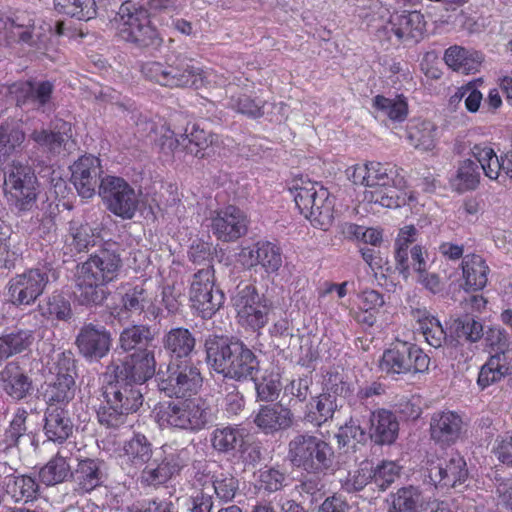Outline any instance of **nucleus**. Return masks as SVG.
Segmentation results:
<instances>
[{
    "label": "nucleus",
    "instance_id": "f257e3e1",
    "mask_svg": "<svg viewBox=\"0 0 512 512\" xmlns=\"http://www.w3.org/2000/svg\"><path fill=\"white\" fill-rule=\"evenodd\" d=\"M122 258L116 243H105L85 262L76 266L74 296L81 305H99L108 295L106 285L114 281L122 268Z\"/></svg>",
    "mask_w": 512,
    "mask_h": 512
},
{
    "label": "nucleus",
    "instance_id": "f03ea898",
    "mask_svg": "<svg viewBox=\"0 0 512 512\" xmlns=\"http://www.w3.org/2000/svg\"><path fill=\"white\" fill-rule=\"evenodd\" d=\"M348 178L355 184L369 188L364 200L386 208H397L413 200L405 191V180L399 169L377 161L355 165L348 169Z\"/></svg>",
    "mask_w": 512,
    "mask_h": 512
},
{
    "label": "nucleus",
    "instance_id": "7ed1b4c3",
    "mask_svg": "<svg viewBox=\"0 0 512 512\" xmlns=\"http://www.w3.org/2000/svg\"><path fill=\"white\" fill-rule=\"evenodd\" d=\"M205 349L208 365L224 377L243 380L259 372L256 355L239 340L210 335L205 340Z\"/></svg>",
    "mask_w": 512,
    "mask_h": 512
},
{
    "label": "nucleus",
    "instance_id": "20e7f679",
    "mask_svg": "<svg viewBox=\"0 0 512 512\" xmlns=\"http://www.w3.org/2000/svg\"><path fill=\"white\" fill-rule=\"evenodd\" d=\"M141 72L146 79L168 88L200 89L206 87L213 76L182 54L165 63L148 61L142 64Z\"/></svg>",
    "mask_w": 512,
    "mask_h": 512
},
{
    "label": "nucleus",
    "instance_id": "39448f33",
    "mask_svg": "<svg viewBox=\"0 0 512 512\" xmlns=\"http://www.w3.org/2000/svg\"><path fill=\"white\" fill-rule=\"evenodd\" d=\"M287 459L297 469L320 475L332 467L334 451L327 441L313 433H297L288 442Z\"/></svg>",
    "mask_w": 512,
    "mask_h": 512
},
{
    "label": "nucleus",
    "instance_id": "423d86ee",
    "mask_svg": "<svg viewBox=\"0 0 512 512\" xmlns=\"http://www.w3.org/2000/svg\"><path fill=\"white\" fill-rule=\"evenodd\" d=\"M300 213L319 229L328 230L334 221V198L317 182L299 179L290 189Z\"/></svg>",
    "mask_w": 512,
    "mask_h": 512
},
{
    "label": "nucleus",
    "instance_id": "0eeeda50",
    "mask_svg": "<svg viewBox=\"0 0 512 512\" xmlns=\"http://www.w3.org/2000/svg\"><path fill=\"white\" fill-rule=\"evenodd\" d=\"M156 419L160 426L195 432L210 423L212 410L205 399L188 398L160 405Z\"/></svg>",
    "mask_w": 512,
    "mask_h": 512
},
{
    "label": "nucleus",
    "instance_id": "6e6552de",
    "mask_svg": "<svg viewBox=\"0 0 512 512\" xmlns=\"http://www.w3.org/2000/svg\"><path fill=\"white\" fill-rule=\"evenodd\" d=\"M238 323L252 331H259L269 321L272 302L260 296L255 286L239 283L231 297Z\"/></svg>",
    "mask_w": 512,
    "mask_h": 512
},
{
    "label": "nucleus",
    "instance_id": "1a4fd4ad",
    "mask_svg": "<svg viewBox=\"0 0 512 512\" xmlns=\"http://www.w3.org/2000/svg\"><path fill=\"white\" fill-rule=\"evenodd\" d=\"M117 15L118 34L124 41L142 47L161 43L156 29L150 24L147 10L124 3L120 6Z\"/></svg>",
    "mask_w": 512,
    "mask_h": 512
},
{
    "label": "nucleus",
    "instance_id": "9d476101",
    "mask_svg": "<svg viewBox=\"0 0 512 512\" xmlns=\"http://www.w3.org/2000/svg\"><path fill=\"white\" fill-rule=\"evenodd\" d=\"M429 356L418 346L397 341L393 347L384 351L380 368L389 375L416 374L428 370Z\"/></svg>",
    "mask_w": 512,
    "mask_h": 512
},
{
    "label": "nucleus",
    "instance_id": "9b49d317",
    "mask_svg": "<svg viewBox=\"0 0 512 512\" xmlns=\"http://www.w3.org/2000/svg\"><path fill=\"white\" fill-rule=\"evenodd\" d=\"M98 193L108 210L122 219H132L138 210L139 194L122 178H102Z\"/></svg>",
    "mask_w": 512,
    "mask_h": 512
},
{
    "label": "nucleus",
    "instance_id": "f8f14e48",
    "mask_svg": "<svg viewBox=\"0 0 512 512\" xmlns=\"http://www.w3.org/2000/svg\"><path fill=\"white\" fill-rule=\"evenodd\" d=\"M189 297L193 308L203 318H210L223 305L224 294L221 290L215 288L212 266L208 265L193 275Z\"/></svg>",
    "mask_w": 512,
    "mask_h": 512
},
{
    "label": "nucleus",
    "instance_id": "ddd939ff",
    "mask_svg": "<svg viewBox=\"0 0 512 512\" xmlns=\"http://www.w3.org/2000/svg\"><path fill=\"white\" fill-rule=\"evenodd\" d=\"M55 379L43 392L47 407L64 408L75 396V365L71 356L60 354L55 367Z\"/></svg>",
    "mask_w": 512,
    "mask_h": 512
},
{
    "label": "nucleus",
    "instance_id": "4468645a",
    "mask_svg": "<svg viewBox=\"0 0 512 512\" xmlns=\"http://www.w3.org/2000/svg\"><path fill=\"white\" fill-rule=\"evenodd\" d=\"M158 388L169 397H184L196 393L202 385L199 369L193 365H177L157 374Z\"/></svg>",
    "mask_w": 512,
    "mask_h": 512
},
{
    "label": "nucleus",
    "instance_id": "2eb2a0df",
    "mask_svg": "<svg viewBox=\"0 0 512 512\" xmlns=\"http://www.w3.org/2000/svg\"><path fill=\"white\" fill-rule=\"evenodd\" d=\"M49 282L47 269L34 268L17 274L8 283V295L12 304L30 305L42 295Z\"/></svg>",
    "mask_w": 512,
    "mask_h": 512
},
{
    "label": "nucleus",
    "instance_id": "dca6fc26",
    "mask_svg": "<svg viewBox=\"0 0 512 512\" xmlns=\"http://www.w3.org/2000/svg\"><path fill=\"white\" fill-rule=\"evenodd\" d=\"M53 84L49 81H18L8 86V95L27 110L46 112L51 103Z\"/></svg>",
    "mask_w": 512,
    "mask_h": 512
},
{
    "label": "nucleus",
    "instance_id": "f3484780",
    "mask_svg": "<svg viewBox=\"0 0 512 512\" xmlns=\"http://www.w3.org/2000/svg\"><path fill=\"white\" fill-rule=\"evenodd\" d=\"M210 228L214 236L223 242H233L244 236L248 229L246 214L234 205L212 212Z\"/></svg>",
    "mask_w": 512,
    "mask_h": 512
},
{
    "label": "nucleus",
    "instance_id": "a211bd4d",
    "mask_svg": "<svg viewBox=\"0 0 512 512\" xmlns=\"http://www.w3.org/2000/svg\"><path fill=\"white\" fill-rule=\"evenodd\" d=\"M4 184L6 191L20 209H27L36 200V177L30 167L13 163L7 172Z\"/></svg>",
    "mask_w": 512,
    "mask_h": 512
},
{
    "label": "nucleus",
    "instance_id": "6ab92c4d",
    "mask_svg": "<svg viewBox=\"0 0 512 512\" xmlns=\"http://www.w3.org/2000/svg\"><path fill=\"white\" fill-rule=\"evenodd\" d=\"M156 362L152 352L144 349L132 354L121 365H111L108 370L114 377L137 386L152 378Z\"/></svg>",
    "mask_w": 512,
    "mask_h": 512
},
{
    "label": "nucleus",
    "instance_id": "aec40b11",
    "mask_svg": "<svg viewBox=\"0 0 512 512\" xmlns=\"http://www.w3.org/2000/svg\"><path fill=\"white\" fill-rule=\"evenodd\" d=\"M122 311L131 317L154 321L161 315V308L156 304V295L144 284L126 288L121 298Z\"/></svg>",
    "mask_w": 512,
    "mask_h": 512
},
{
    "label": "nucleus",
    "instance_id": "412c9836",
    "mask_svg": "<svg viewBox=\"0 0 512 512\" xmlns=\"http://www.w3.org/2000/svg\"><path fill=\"white\" fill-rule=\"evenodd\" d=\"M427 469L430 480L441 487L454 488L468 477L466 461L456 453L447 459L429 460Z\"/></svg>",
    "mask_w": 512,
    "mask_h": 512
},
{
    "label": "nucleus",
    "instance_id": "4be33fe9",
    "mask_svg": "<svg viewBox=\"0 0 512 512\" xmlns=\"http://www.w3.org/2000/svg\"><path fill=\"white\" fill-rule=\"evenodd\" d=\"M491 336L497 339L500 351L495 352L481 367L477 383L484 389L504 377L512 374V350L503 349L505 336L500 330L491 331Z\"/></svg>",
    "mask_w": 512,
    "mask_h": 512
},
{
    "label": "nucleus",
    "instance_id": "5701e85b",
    "mask_svg": "<svg viewBox=\"0 0 512 512\" xmlns=\"http://www.w3.org/2000/svg\"><path fill=\"white\" fill-rule=\"evenodd\" d=\"M239 259L248 268L261 266L268 275L276 274L283 263L281 249L268 241H260L252 247L243 248Z\"/></svg>",
    "mask_w": 512,
    "mask_h": 512
},
{
    "label": "nucleus",
    "instance_id": "b1692460",
    "mask_svg": "<svg viewBox=\"0 0 512 512\" xmlns=\"http://www.w3.org/2000/svg\"><path fill=\"white\" fill-rule=\"evenodd\" d=\"M101 173L100 161L92 155L83 156L73 164L71 180L79 196L89 199L95 195Z\"/></svg>",
    "mask_w": 512,
    "mask_h": 512
},
{
    "label": "nucleus",
    "instance_id": "393cba45",
    "mask_svg": "<svg viewBox=\"0 0 512 512\" xmlns=\"http://www.w3.org/2000/svg\"><path fill=\"white\" fill-rule=\"evenodd\" d=\"M111 341V334L103 326L87 324L81 328L76 345L85 358L100 359L109 352Z\"/></svg>",
    "mask_w": 512,
    "mask_h": 512
},
{
    "label": "nucleus",
    "instance_id": "a878e982",
    "mask_svg": "<svg viewBox=\"0 0 512 512\" xmlns=\"http://www.w3.org/2000/svg\"><path fill=\"white\" fill-rule=\"evenodd\" d=\"M463 425L462 417L456 412L434 413L430 421L431 438L442 446H450L460 438Z\"/></svg>",
    "mask_w": 512,
    "mask_h": 512
},
{
    "label": "nucleus",
    "instance_id": "bb28decb",
    "mask_svg": "<svg viewBox=\"0 0 512 512\" xmlns=\"http://www.w3.org/2000/svg\"><path fill=\"white\" fill-rule=\"evenodd\" d=\"M293 420L294 415L289 408L275 403L260 406L253 422L263 433L274 434L290 428Z\"/></svg>",
    "mask_w": 512,
    "mask_h": 512
},
{
    "label": "nucleus",
    "instance_id": "cd10ccee",
    "mask_svg": "<svg viewBox=\"0 0 512 512\" xmlns=\"http://www.w3.org/2000/svg\"><path fill=\"white\" fill-rule=\"evenodd\" d=\"M35 21L28 13L15 15L13 18L0 16V44L25 43L32 45Z\"/></svg>",
    "mask_w": 512,
    "mask_h": 512
},
{
    "label": "nucleus",
    "instance_id": "c85d7f7f",
    "mask_svg": "<svg viewBox=\"0 0 512 512\" xmlns=\"http://www.w3.org/2000/svg\"><path fill=\"white\" fill-rule=\"evenodd\" d=\"M104 397L107 404L116 405L130 413L136 412L143 403V395L137 386L117 378L107 384Z\"/></svg>",
    "mask_w": 512,
    "mask_h": 512
},
{
    "label": "nucleus",
    "instance_id": "c756f323",
    "mask_svg": "<svg viewBox=\"0 0 512 512\" xmlns=\"http://www.w3.org/2000/svg\"><path fill=\"white\" fill-rule=\"evenodd\" d=\"M101 231V224L91 225L87 222H70L68 233L64 238L65 247L67 249L66 253H80L88 250L89 247L95 246L97 241L101 238Z\"/></svg>",
    "mask_w": 512,
    "mask_h": 512
},
{
    "label": "nucleus",
    "instance_id": "7c9ffc66",
    "mask_svg": "<svg viewBox=\"0 0 512 512\" xmlns=\"http://www.w3.org/2000/svg\"><path fill=\"white\" fill-rule=\"evenodd\" d=\"M399 432L396 416L387 409H378L370 415V437L379 445L392 444Z\"/></svg>",
    "mask_w": 512,
    "mask_h": 512
},
{
    "label": "nucleus",
    "instance_id": "2f4dec72",
    "mask_svg": "<svg viewBox=\"0 0 512 512\" xmlns=\"http://www.w3.org/2000/svg\"><path fill=\"white\" fill-rule=\"evenodd\" d=\"M409 144L420 152H432L438 142V126L430 120L411 121L406 128Z\"/></svg>",
    "mask_w": 512,
    "mask_h": 512
},
{
    "label": "nucleus",
    "instance_id": "473e14b6",
    "mask_svg": "<svg viewBox=\"0 0 512 512\" xmlns=\"http://www.w3.org/2000/svg\"><path fill=\"white\" fill-rule=\"evenodd\" d=\"M3 390L13 399L22 400L32 390L31 379L15 362H9L0 373Z\"/></svg>",
    "mask_w": 512,
    "mask_h": 512
},
{
    "label": "nucleus",
    "instance_id": "72a5a7b5",
    "mask_svg": "<svg viewBox=\"0 0 512 512\" xmlns=\"http://www.w3.org/2000/svg\"><path fill=\"white\" fill-rule=\"evenodd\" d=\"M71 477L78 491L82 493L90 492L104 481L103 464L96 459L80 460L76 469L71 472Z\"/></svg>",
    "mask_w": 512,
    "mask_h": 512
},
{
    "label": "nucleus",
    "instance_id": "f704fd0d",
    "mask_svg": "<svg viewBox=\"0 0 512 512\" xmlns=\"http://www.w3.org/2000/svg\"><path fill=\"white\" fill-rule=\"evenodd\" d=\"M30 138L40 147L53 153H60L66 149L71 138V125L62 122L56 125L53 130L40 129L34 130L30 134Z\"/></svg>",
    "mask_w": 512,
    "mask_h": 512
},
{
    "label": "nucleus",
    "instance_id": "c9c22d12",
    "mask_svg": "<svg viewBox=\"0 0 512 512\" xmlns=\"http://www.w3.org/2000/svg\"><path fill=\"white\" fill-rule=\"evenodd\" d=\"M489 267L479 255L469 254L462 260V274L466 290H481L488 282Z\"/></svg>",
    "mask_w": 512,
    "mask_h": 512
},
{
    "label": "nucleus",
    "instance_id": "e433bc0d",
    "mask_svg": "<svg viewBox=\"0 0 512 512\" xmlns=\"http://www.w3.org/2000/svg\"><path fill=\"white\" fill-rule=\"evenodd\" d=\"M44 430L49 440L54 442L65 441L73 430V424L67 411L62 407H47Z\"/></svg>",
    "mask_w": 512,
    "mask_h": 512
},
{
    "label": "nucleus",
    "instance_id": "4c0bfd02",
    "mask_svg": "<svg viewBox=\"0 0 512 512\" xmlns=\"http://www.w3.org/2000/svg\"><path fill=\"white\" fill-rule=\"evenodd\" d=\"M392 505L389 512H419L430 501L417 486H406L391 495Z\"/></svg>",
    "mask_w": 512,
    "mask_h": 512
},
{
    "label": "nucleus",
    "instance_id": "58836bf2",
    "mask_svg": "<svg viewBox=\"0 0 512 512\" xmlns=\"http://www.w3.org/2000/svg\"><path fill=\"white\" fill-rule=\"evenodd\" d=\"M411 316L418 323L419 330L430 346L439 348L443 345L446 341V332L438 319L425 308H412Z\"/></svg>",
    "mask_w": 512,
    "mask_h": 512
},
{
    "label": "nucleus",
    "instance_id": "ea45409f",
    "mask_svg": "<svg viewBox=\"0 0 512 512\" xmlns=\"http://www.w3.org/2000/svg\"><path fill=\"white\" fill-rule=\"evenodd\" d=\"M8 477H4L5 493L16 502H28L36 497L38 484L36 480L27 475H16V469L10 466Z\"/></svg>",
    "mask_w": 512,
    "mask_h": 512
},
{
    "label": "nucleus",
    "instance_id": "a19ab883",
    "mask_svg": "<svg viewBox=\"0 0 512 512\" xmlns=\"http://www.w3.org/2000/svg\"><path fill=\"white\" fill-rule=\"evenodd\" d=\"M445 63L455 71L471 73L477 71L482 63V55L461 46H451L444 54Z\"/></svg>",
    "mask_w": 512,
    "mask_h": 512
},
{
    "label": "nucleus",
    "instance_id": "79ce46f5",
    "mask_svg": "<svg viewBox=\"0 0 512 512\" xmlns=\"http://www.w3.org/2000/svg\"><path fill=\"white\" fill-rule=\"evenodd\" d=\"M425 30L423 15L418 11L396 16L392 31L403 41H418Z\"/></svg>",
    "mask_w": 512,
    "mask_h": 512
},
{
    "label": "nucleus",
    "instance_id": "37998d69",
    "mask_svg": "<svg viewBox=\"0 0 512 512\" xmlns=\"http://www.w3.org/2000/svg\"><path fill=\"white\" fill-rule=\"evenodd\" d=\"M163 347L177 358L187 357L194 350L196 340L193 334L183 327L170 329L162 339Z\"/></svg>",
    "mask_w": 512,
    "mask_h": 512
},
{
    "label": "nucleus",
    "instance_id": "c03bdc74",
    "mask_svg": "<svg viewBox=\"0 0 512 512\" xmlns=\"http://www.w3.org/2000/svg\"><path fill=\"white\" fill-rule=\"evenodd\" d=\"M307 407L305 419L316 426H321L333 417L339 404L335 394L322 393L313 398Z\"/></svg>",
    "mask_w": 512,
    "mask_h": 512
},
{
    "label": "nucleus",
    "instance_id": "a18cd8bd",
    "mask_svg": "<svg viewBox=\"0 0 512 512\" xmlns=\"http://www.w3.org/2000/svg\"><path fill=\"white\" fill-rule=\"evenodd\" d=\"M123 457L134 466H143L153 456L151 442L143 434H134L122 447Z\"/></svg>",
    "mask_w": 512,
    "mask_h": 512
},
{
    "label": "nucleus",
    "instance_id": "49530a36",
    "mask_svg": "<svg viewBox=\"0 0 512 512\" xmlns=\"http://www.w3.org/2000/svg\"><path fill=\"white\" fill-rule=\"evenodd\" d=\"M373 107L392 122L405 121L409 113L408 102L403 95H396L392 98L377 95L373 98Z\"/></svg>",
    "mask_w": 512,
    "mask_h": 512
},
{
    "label": "nucleus",
    "instance_id": "de8ad7c7",
    "mask_svg": "<svg viewBox=\"0 0 512 512\" xmlns=\"http://www.w3.org/2000/svg\"><path fill=\"white\" fill-rule=\"evenodd\" d=\"M34 341L32 330L20 329L0 337V363L28 349Z\"/></svg>",
    "mask_w": 512,
    "mask_h": 512
},
{
    "label": "nucleus",
    "instance_id": "09e8293b",
    "mask_svg": "<svg viewBox=\"0 0 512 512\" xmlns=\"http://www.w3.org/2000/svg\"><path fill=\"white\" fill-rule=\"evenodd\" d=\"M412 268L417 274V282L430 292L436 294L442 290V282L438 274L429 272L427 260L420 246L411 249Z\"/></svg>",
    "mask_w": 512,
    "mask_h": 512
},
{
    "label": "nucleus",
    "instance_id": "8fccbe9b",
    "mask_svg": "<svg viewBox=\"0 0 512 512\" xmlns=\"http://www.w3.org/2000/svg\"><path fill=\"white\" fill-rule=\"evenodd\" d=\"M210 441L216 451L230 453L243 445V430L236 426L218 427L211 433Z\"/></svg>",
    "mask_w": 512,
    "mask_h": 512
},
{
    "label": "nucleus",
    "instance_id": "3c124183",
    "mask_svg": "<svg viewBox=\"0 0 512 512\" xmlns=\"http://www.w3.org/2000/svg\"><path fill=\"white\" fill-rule=\"evenodd\" d=\"M54 8L59 13L84 21L97 15L96 0H54Z\"/></svg>",
    "mask_w": 512,
    "mask_h": 512
},
{
    "label": "nucleus",
    "instance_id": "603ef678",
    "mask_svg": "<svg viewBox=\"0 0 512 512\" xmlns=\"http://www.w3.org/2000/svg\"><path fill=\"white\" fill-rule=\"evenodd\" d=\"M182 138L184 150L195 157H203V151L213 143V135L196 123L187 126Z\"/></svg>",
    "mask_w": 512,
    "mask_h": 512
},
{
    "label": "nucleus",
    "instance_id": "864d4df0",
    "mask_svg": "<svg viewBox=\"0 0 512 512\" xmlns=\"http://www.w3.org/2000/svg\"><path fill=\"white\" fill-rule=\"evenodd\" d=\"M28 413L25 410H18L12 419L9 428L5 432V449L17 447L20 449L21 446L32 443L33 436L26 433L25 422Z\"/></svg>",
    "mask_w": 512,
    "mask_h": 512
},
{
    "label": "nucleus",
    "instance_id": "5fc2aeb1",
    "mask_svg": "<svg viewBox=\"0 0 512 512\" xmlns=\"http://www.w3.org/2000/svg\"><path fill=\"white\" fill-rule=\"evenodd\" d=\"M68 475H71L70 465L67 462V455L61 451H59L39 473L41 481L48 486L63 482Z\"/></svg>",
    "mask_w": 512,
    "mask_h": 512
},
{
    "label": "nucleus",
    "instance_id": "6e6d98bb",
    "mask_svg": "<svg viewBox=\"0 0 512 512\" xmlns=\"http://www.w3.org/2000/svg\"><path fill=\"white\" fill-rule=\"evenodd\" d=\"M173 477V474L163 461L159 454L153 458L152 462L146 463L141 472L140 481L147 486H158L166 483Z\"/></svg>",
    "mask_w": 512,
    "mask_h": 512
},
{
    "label": "nucleus",
    "instance_id": "4d7b16f0",
    "mask_svg": "<svg viewBox=\"0 0 512 512\" xmlns=\"http://www.w3.org/2000/svg\"><path fill=\"white\" fill-rule=\"evenodd\" d=\"M153 334L147 325H132L125 328L119 336V345L124 351H131L152 341Z\"/></svg>",
    "mask_w": 512,
    "mask_h": 512
},
{
    "label": "nucleus",
    "instance_id": "13d9d810",
    "mask_svg": "<svg viewBox=\"0 0 512 512\" xmlns=\"http://www.w3.org/2000/svg\"><path fill=\"white\" fill-rule=\"evenodd\" d=\"M479 177L477 164L467 159L460 164L457 174L452 181V186L460 193L474 190L479 183Z\"/></svg>",
    "mask_w": 512,
    "mask_h": 512
},
{
    "label": "nucleus",
    "instance_id": "bf43d9fd",
    "mask_svg": "<svg viewBox=\"0 0 512 512\" xmlns=\"http://www.w3.org/2000/svg\"><path fill=\"white\" fill-rule=\"evenodd\" d=\"M229 105L237 113L249 118H260L264 115L265 101L246 94L232 96Z\"/></svg>",
    "mask_w": 512,
    "mask_h": 512
},
{
    "label": "nucleus",
    "instance_id": "052dcab7",
    "mask_svg": "<svg viewBox=\"0 0 512 512\" xmlns=\"http://www.w3.org/2000/svg\"><path fill=\"white\" fill-rule=\"evenodd\" d=\"M453 329L457 337L474 343L483 337V325L470 316L458 318L453 323Z\"/></svg>",
    "mask_w": 512,
    "mask_h": 512
},
{
    "label": "nucleus",
    "instance_id": "680f3d73",
    "mask_svg": "<svg viewBox=\"0 0 512 512\" xmlns=\"http://www.w3.org/2000/svg\"><path fill=\"white\" fill-rule=\"evenodd\" d=\"M25 139L24 131L16 126L3 124L0 127V154L5 157L16 147L20 146Z\"/></svg>",
    "mask_w": 512,
    "mask_h": 512
},
{
    "label": "nucleus",
    "instance_id": "e2e57ef3",
    "mask_svg": "<svg viewBox=\"0 0 512 512\" xmlns=\"http://www.w3.org/2000/svg\"><path fill=\"white\" fill-rule=\"evenodd\" d=\"M255 383V388L257 392V397L261 401H273L279 395L281 385L278 375H263L261 379L257 377V374L254 377H249Z\"/></svg>",
    "mask_w": 512,
    "mask_h": 512
},
{
    "label": "nucleus",
    "instance_id": "0e129e2a",
    "mask_svg": "<svg viewBox=\"0 0 512 512\" xmlns=\"http://www.w3.org/2000/svg\"><path fill=\"white\" fill-rule=\"evenodd\" d=\"M401 467L394 461H383L372 469V480L381 489L385 490L400 475Z\"/></svg>",
    "mask_w": 512,
    "mask_h": 512
},
{
    "label": "nucleus",
    "instance_id": "69168bd1",
    "mask_svg": "<svg viewBox=\"0 0 512 512\" xmlns=\"http://www.w3.org/2000/svg\"><path fill=\"white\" fill-rule=\"evenodd\" d=\"M371 481H373L372 467H368V464L350 471L345 478L340 480L342 489L349 493L362 490Z\"/></svg>",
    "mask_w": 512,
    "mask_h": 512
},
{
    "label": "nucleus",
    "instance_id": "338daca9",
    "mask_svg": "<svg viewBox=\"0 0 512 512\" xmlns=\"http://www.w3.org/2000/svg\"><path fill=\"white\" fill-rule=\"evenodd\" d=\"M130 414V412L124 411L116 405L107 403L97 413L100 424L107 428H118L126 424Z\"/></svg>",
    "mask_w": 512,
    "mask_h": 512
},
{
    "label": "nucleus",
    "instance_id": "774afa93",
    "mask_svg": "<svg viewBox=\"0 0 512 512\" xmlns=\"http://www.w3.org/2000/svg\"><path fill=\"white\" fill-rule=\"evenodd\" d=\"M213 487L217 497L224 501L234 498L238 490V481L231 474L219 473L213 475Z\"/></svg>",
    "mask_w": 512,
    "mask_h": 512
}]
</instances>
